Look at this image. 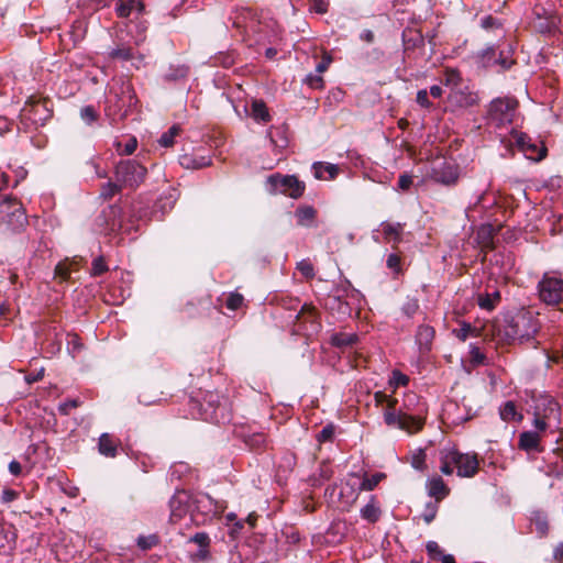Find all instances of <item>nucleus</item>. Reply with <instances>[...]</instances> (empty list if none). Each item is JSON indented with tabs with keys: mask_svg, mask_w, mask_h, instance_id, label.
Wrapping results in <instances>:
<instances>
[{
	"mask_svg": "<svg viewBox=\"0 0 563 563\" xmlns=\"http://www.w3.org/2000/svg\"><path fill=\"white\" fill-rule=\"evenodd\" d=\"M398 400H389L384 412V421L388 427L398 428L408 433L420 431L424 424L427 407L415 393L406 394L402 406L397 409Z\"/></svg>",
	"mask_w": 563,
	"mask_h": 563,
	"instance_id": "nucleus-1",
	"label": "nucleus"
},
{
	"mask_svg": "<svg viewBox=\"0 0 563 563\" xmlns=\"http://www.w3.org/2000/svg\"><path fill=\"white\" fill-rule=\"evenodd\" d=\"M532 415V424L539 431H555L561 424L559 402L548 394L534 395L528 410Z\"/></svg>",
	"mask_w": 563,
	"mask_h": 563,
	"instance_id": "nucleus-2",
	"label": "nucleus"
},
{
	"mask_svg": "<svg viewBox=\"0 0 563 563\" xmlns=\"http://www.w3.org/2000/svg\"><path fill=\"white\" fill-rule=\"evenodd\" d=\"M440 463V470L444 475H451L456 470L460 477H473L479 465L477 454L461 453L451 448L441 450Z\"/></svg>",
	"mask_w": 563,
	"mask_h": 563,
	"instance_id": "nucleus-3",
	"label": "nucleus"
},
{
	"mask_svg": "<svg viewBox=\"0 0 563 563\" xmlns=\"http://www.w3.org/2000/svg\"><path fill=\"white\" fill-rule=\"evenodd\" d=\"M537 289L539 299L545 305L558 306L563 302V279L556 273H544Z\"/></svg>",
	"mask_w": 563,
	"mask_h": 563,
	"instance_id": "nucleus-4",
	"label": "nucleus"
},
{
	"mask_svg": "<svg viewBox=\"0 0 563 563\" xmlns=\"http://www.w3.org/2000/svg\"><path fill=\"white\" fill-rule=\"evenodd\" d=\"M539 330V322L531 312L516 316L506 329V335L520 342L531 340Z\"/></svg>",
	"mask_w": 563,
	"mask_h": 563,
	"instance_id": "nucleus-5",
	"label": "nucleus"
},
{
	"mask_svg": "<svg viewBox=\"0 0 563 563\" xmlns=\"http://www.w3.org/2000/svg\"><path fill=\"white\" fill-rule=\"evenodd\" d=\"M517 107L516 99L496 98L489 103L487 119L496 128H503L512 122Z\"/></svg>",
	"mask_w": 563,
	"mask_h": 563,
	"instance_id": "nucleus-6",
	"label": "nucleus"
},
{
	"mask_svg": "<svg viewBox=\"0 0 563 563\" xmlns=\"http://www.w3.org/2000/svg\"><path fill=\"white\" fill-rule=\"evenodd\" d=\"M146 176V168L134 159L121 161L115 168V179L126 188L137 187Z\"/></svg>",
	"mask_w": 563,
	"mask_h": 563,
	"instance_id": "nucleus-7",
	"label": "nucleus"
},
{
	"mask_svg": "<svg viewBox=\"0 0 563 563\" xmlns=\"http://www.w3.org/2000/svg\"><path fill=\"white\" fill-rule=\"evenodd\" d=\"M267 186L271 194H283L295 199L299 198L305 190V184L289 175H272L267 178Z\"/></svg>",
	"mask_w": 563,
	"mask_h": 563,
	"instance_id": "nucleus-8",
	"label": "nucleus"
},
{
	"mask_svg": "<svg viewBox=\"0 0 563 563\" xmlns=\"http://www.w3.org/2000/svg\"><path fill=\"white\" fill-rule=\"evenodd\" d=\"M2 222L15 232L23 229L27 222L22 205L10 198H2Z\"/></svg>",
	"mask_w": 563,
	"mask_h": 563,
	"instance_id": "nucleus-9",
	"label": "nucleus"
},
{
	"mask_svg": "<svg viewBox=\"0 0 563 563\" xmlns=\"http://www.w3.org/2000/svg\"><path fill=\"white\" fill-rule=\"evenodd\" d=\"M361 489V483H360V475L357 474H350L347 478L341 483L339 487L334 486L331 489V497L336 495L338 500L344 506L350 507L352 506L357 497Z\"/></svg>",
	"mask_w": 563,
	"mask_h": 563,
	"instance_id": "nucleus-10",
	"label": "nucleus"
},
{
	"mask_svg": "<svg viewBox=\"0 0 563 563\" xmlns=\"http://www.w3.org/2000/svg\"><path fill=\"white\" fill-rule=\"evenodd\" d=\"M23 115L34 124H44L51 117L52 110L47 99L32 96L22 109Z\"/></svg>",
	"mask_w": 563,
	"mask_h": 563,
	"instance_id": "nucleus-11",
	"label": "nucleus"
},
{
	"mask_svg": "<svg viewBox=\"0 0 563 563\" xmlns=\"http://www.w3.org/2000/svg\"><path fill=\"white\" fill-rule=\"evenodd\" d=\"M448 99L450 106L456 110L467 109L478 103L477 95L467 86L452 90Z\"/></svg>",
	"mask_w": 563,
	"mask_h": 563,
	"instance_id": "nucleus-12",
	"label": "nucleus"
},
{
	"mask_svg": "<svg viewBox=\"0 0 563 563\" xmlns=\"http://www.w3.org/2000/svg\"><path fill=\"white\" fill-rule=\"evenodd\" d=\"M188 499V495L184 492L177 493L170 498V522L177 523L185 519L189 510Z\"/></svg>",
	"mask_w": 563,
	"mask_h": 563,
	"instance_id": "nucleus-13",
	"label": "nucleus"
},
{
	"mask_svg": "<svg viewBox=\"0 0 563 563\" xmlns=\"http://www.w3.org/2000/svg\"><path fill=\"white\" fill-rule=\"evenodd\" d=\"M514 139L518 148L528 158L539 161L544 156V150H540L527 134L516 132Z\"/></svg>",
	"mask_w": 563,
	"mask_h": 563,
	"instance_id": "nucleus-14",
	"label": "nucleus"
},
{
	"mask_svg": "<svg viewBox=\"0 0 563 563\" xmlns=\"http://www.w3.org/2000/svg\"><path fill=\"white\" fill-rule=\"evenodd\" d=\"M432 179L445 186L455 185L459 179V172L454 165L443 164L434 167L431 175Z\"/></svg>",
	"mask_w": 563,
	"mask_h": 563,
	"instance_id": "nucleus-15",
	"label": "nucleus"
},
{
	"mask_svg": "<svg viewBox=\"0 0 563 563\" xmlns=\"http://www.w3.org/2000/svg\"><path fill=\"white\" fill-rule=\"evenodd\" d=\"M545 432L534 429L520 433L518 446L527 452L541 451L540 441Z\"/></svg>",
	"mask_w": 563,
	"mask_h": 563,
	"instance_id": "nucleus-16",
	"label": "nucleus"
},
{
	"mask_svg": "<svg viewBox=\"0 0 563 563\" xmlns=\"http://www.w3.org/2000/svg\"><path fill=\"white\" fill-rule=\"evenodd\" d=\"M214 395H210L207 401L208 408L203 409L202 418L205 420L212 421L214 423H221L227 420V416L224 415L225 407L218 404L217 407H213V398Z\"/></svg>",
	"mask_w": 563,
	"mask_h": 563,
	"instance_id": "nucleus-17",
	"label": "nucleus"
},
{
	"mask_svg": "<svg viewBox=\"0 0 563 563\" xmlns=\"http://www.w3.org/2000/svg\"><path fill=\"white\" fill-rule=\"evenodd\" d=\"M144 5L139 0H119L115 7V11L119 16L128 18L133 12L142 13Z\"/></svg>",
	"mask_w": 563,
	"mask_h": 563,
	"instance_id": "nucleus-18",
	"label": "nucleus"
},
{
	"mask_svg": "<svg viewBox=\"0 0 563 563\" xmlns=\"http://www.w3.org/2000/svg\"><path fill=\"white\" fill-rule=\"evenodd\" d=\"M179 163L185 168L198 169L209 166L211 161L207 156L196 154H184L179 157Z\"/></svg>",
	"mask_w": 563,
	"mask_h": 563,
	"instance_id": "nucleus-19",
	"label": "nucleus"
},
{
	"mask_svg": "<svg viewBox=\"0 0 563 563\" xmlns=\"http://www.w3.org/2000/svg\"><path fill=\"white\" fill-rule=\"evenodd\" d=\"M380 230L384 234V239L387 242L398 243L401 240L404 227L401 223L383 222Z\"/></svg>",
	"mask_w": 563,
	"mask_h": 563,
	"instance_id": "nucleus-20",
	"label": "nucleus"
},
{
	"mask_svg": "<svg viewBox=\"0 0 563 563\" xmlns=\"http://www.w3.org/2000/svg\"><path fill=\"white\" fill-rule=\"evenodd\" d=\"M434 338V330L429 325H420L417 331V343L419 344L420 351L427 352L430 350L431 342Z\"/></svg>",
	"mask_w": 563,
	"mask_h": 563,
	"instance_id": "nucleus-21",
	"label": "nucleus"
},
{
	"mask_svg": "<svg viewBox=\"0 0 563 563\" xmlns=\"http://www.w3.org/2000/svg\"><path fill=\"white\" fill-rule=\"evenodd\" d=\"M428 492L430 496L434 497L437 500H441L448 495L449 489L443 479L435 476L428 481Z\"/></svg>",
	"mask_w": 563,
	"mask_h": 563,
	"instance_id": "nucleus-22",
	"label": "nucleus"
},
{
	"mask_svg": "<svg viewBox=\"0 0 563 563\" xmlns=\"http://www.w3.org/2000/svg\"><path fill=\"white\" fill-rule=\"evenodd\" d=\"M314 177L318 179H333L339 173V167L334 164H313Z\"/></svg>",
	"mask_w": 563,
	"mask_h": 563,
	"instance_id": "nucleus-23",
	"label": "nucleus"
},
{
	"mask_svg": "<svg viewBox=\"0 0 563 563\" xmlns=\"http://www.w3.org/2000/svg\"><path fill=\"white\" fill-rule=\"evenodd\" d=\"M118 441L110 434L103 433L99 438V452L109 457H113L117 453Z\"/></svg>",
	"mask_w": 563,
	"mask_h": 563,
	"instance_id": "nucleus-24",
	"label": "nucleus"
},
{
	"mask_svg": "<svg viewBox=\"0 0 563 563\" xmlns=\"http://www.w3.org/2000/svg\"><path fill=\"white\" fill-rule=\"evenodd\" d=\"M382 511L372 496L371 500L361 508V517L367 522L374 523L380 518Z\"/></svg>",
	"mask_w": 563,
	"mask_h": 563,
	"instance_id": "nucleus-25",
	"label": "nucleus"
},
{
	"mask_svg": "<svg viewBox=\"0 0 563 563\" xmlns=\"http://www.w3.org/2000/svg\"><path fill=\"white\" fill-rule=\"evenodd\" d=\"M500 292L498 290H494L490 294L478 295L477 302L482 309L492 311L500 302Z\"/></svg>",
	"mask_w": 563,
	"mask_h": 563,
	"instance_id": "nucleus-26",
	"label": "nucleus"
},
{
	"mask_svg": "<svg viewBox=\"0 0 563 563\" xmlns=\"http://www.w3.org/2000/svg\"><path fill=\"white\" fill-rule=\"evenodd\" d=\"M500 418L506 422L521 421L523 416L517 410L514 401H507L499 410Z\"/></svg>",
	"mask_w": 563,
	"mask_h": 563,
	"instance_id": "nucleus-27",
	"label": "nucleus"
},
{
	"mask_svg": "<svg viewBox=\"0 0 563 563\" xmlns=\"http://www.w3.org/2000/svg\"><path fill=\"white\" fill-rule=\"evenodd\" d=\"M251 115L258 122H268L271 120V115L265 103L258 100H254L252 102Z\"/></svg>",
	"mask_w": 563,
	"mask_h": 563,
	"instance_id": "nucleus-28",
	"label": "nucleus"
},
{
	"mask_svg": "<svg viewBox=\"0 0 563 563\" xmlns=\"http://www.w3.org/2000/svg\"><path fill=\"white\" fill-rule=\"evenodd\" d=\"M357 339L355 333H335L331 338V343L338 347H347L354 345Z\"/></svg>",
	"mask_w": 563,
	"mask_h": 563,
	"instance_id": "nucleus-29",
	"label": "nucleus"
},
{
	"mask_svg": "<svg viewBox=\"0 0 563 563\" xmlns=\"http://www.w3.org/2000/svg\"><path fill=\"white\" fill-rule=\"evenodd\" d=\"M298 224L309 227L314 217L316 210L312 207H301L296 211Z\"/></svg>",
	"mask_w": 563,
	"mask_h": 563,
	"instance_id": "nucleus-30",
	"label": "nucleus"
},
{
	"mask_svg": "<svg viewBox=\"0 0 563 563\" xmlns=\"http://www.w3.org/2000/svg\"><path fill=\"white\" fill-rule=\"evenodd\" d=\"M109 56L112 59L131 60L134 58V52L130 46L120 45L117 48H113L109 53Z\"/></svg>",
	"mask_w": 563,
	"mask_h": 563,
	"instance_id": "nucleus-31",
	"label": "nucleus"
},
{
	"mask_svg": "<svg viewBox=\"0 0 563 563\" xmlns=\"http://www.w3.org/2000/svg\"><path fill=\"white\" fill-rule=\"evenodd\" d=\"M445 86L451 88L452 90H455L456 88H463L465 85L462 82V78L459 71L449 69L445 73Z\"/></svg>",
	"mask_w": 563,
	"mask_h": 563,
	"instance_id": "nucleus-32",
	"label": "nucleus"
},
{
	"mask_svg": "<svg viewBox=\"0 0 563 563\" xmlns=\"http://www.w3.org/2000/svg\"><path fill=\"white\" fill-rule=\"evenodd\" d=\"M384 477L383 473H377L369 477L360 476L361 489L373 490Z\"/></svg>",
	"mask_w": 563,
	"mask_h": 563,
	"instance_id": "nucleus-33",
	"label": "nucleus"
},
{
	"mask_svg": "<svg viewBox=\"0 0 563 563\" xmlns=\"http://www.w3.org/2000/svg\"><path fill=\"white\" fill-rule=\"evenodd\" d=\"M179 128L178 126H172L167 132H165L161 139L159 144L164 147H170L175 143V139L179 135Z\"/></svg>",
	"mask_w": 563,
	"mask_h": 563,
	"instance_id": "nucleus-34",
	"label": "nucleus"
},
{
	"mask_svg": "<svg viewBox=\"0 0 563 563\" xmlns=\"http://www.w3.org/2000/svg\"><path fill=\"white\" fill-rule=\"evenodd\" d=\"M244 298L239 292H230L225 299V307L229 310L235 311L243 305Z\"/></svg>",
	"mask_w": 563,
	"mask_h": 563,
	"instance_id": "nucleus-35",
	"label": "nucleus"
},
{
	"mask_svg": "<svg viewBox=\"0 0 563 563\" xmlns=\"http://www.w3.org/2000/svg\"><path fill=\"white\" fill-rule=\"evenodd\" d=\"M137 146V142L135 137H131L128 140L125 144L117 143V151L120 155H131Z\"/></svg>",
	"mask_w": 563,
	"mask_h": 563,
	"instance_id": "nucleus-36",
	"label": "nucleus"
},
{
	"mask_svg": "<svg viewBox=\"0 0 563 563\" xmlns=\"http://www.w3.org/2000/svg\"><path fill=\"white\" fill-rule=\"evenodd\" d=\"M80 118L87 124H91L98 119V113L92 106H86L80 110Z\"/></svg>",
	"mask_w": 563,
	"mask_h": 563,
	"instance_id": "nucleus-37",
	"label": "nucleus"
},
{
	"mask_svg": "<svg viewBox=\"0 0 563 563\" xmlns=\"http://www.w3.org/2000/svg\"><path fill=\"white\" fill-rule=\"evenodd\" d=\"M158 542V539L155 534H151V536H141L137 538V545L142 549V550H150L152 549L153 547H155Z\"/></svg>",
	"mask_w": 563,
	"mask_h": 563,
	"instance_id": "nucleus-38",
	"label": "nucleus"
},
{
	"mask_svg": "<svg viewBox=\"0 0 563 563\" xmlns=\"http://www.w3.org/2000/svg\"><path fill=\"white\" fill-rule=\"evenodd\" d=\"M121 187V184L118 181H109L102 187L101 196L106 199H110L119 191Z\"/></svg>",
	"mask_w": 563,
	"mask_h": 563,
	"instance_id": "nucleus-39",
	"label": "nucleus"
},
{
	"mask_svg": "<svg viewBox=\"0 0 563 563\" xmlns=\"http://www.w3.org/2000/svg\"><path fill=\"white\" fill-rule=\"evenodd\" d=\"M108 271V266L102 256L96 257L92 261L91 275L99 276Z\"/></svg>",
	"mask_w": 563,
	"mask_h": 563,
	"instance_id": "nucleus-40",
	"label": "nucleus"
},
{
	"mask_svg": "<svg viewBox=\"0 0 563 563\" xmlns=\"http://www.w3.org/2000/svg\"><path fill=\"white\" fill-rule=\"evenodd\" d=\"M386 265L395 274H399L401 272L400 256L397 254H389L386 261Z\"/></svg>",
	"mask_w": 563,
	"mask_h": 563,
	"instance_id": "nucleus-41",
	"label": "nucleus"
},
{
	"mask_svg": "<svg viewBox=\"0 0 563 563\" xmlns=\"http://www.w3.org/2000/svg\"><path fill=\"white\" fill-rule=\"evenodd\" d=\"M305 82L313 89H319V88H322V86H323V79H322L321 75L318 73L309 74L306 77Z\"/></svg>",
	"mask_w": 563,
	"mask_h": 563,
	"instance_id": "nucleus-42",
	"label": "nucleus"
},
{
	"mask_svg": "<svg viewBox=\"0 0 563 563\" xmlns=\"http://www.w3.org/2000/svg\"><path fill=\"white\" fill-rule=\"evenodd\" d=\"M298 271L307 278H312L313 273V266L309 261H301L297 265Z\"/></svg>",
	"mask_w": 563,
	"mask_h": 563,
	"instance_id": "nucleus-43",
	"label": "nucleus"
},
{
	"mask_svg": "<svg viewBox=\"0 0 563 563\" xmlns=\"http://www.w3.org/2000/svg\"><path fill=\"white\" fill-rule=\"evenodd\" d=\"M437 511H438L437 504H432V503L428 504L426 506L424 512L422 514V518H423L424 522L430 523L435 518Z\"/></svg>",
	"mask_w": 563,
	"mask_h": 563,
	"instance_id": "nucleus-44",
	"label": "nucleus"
},
{
	"mask_svg": "<svg viewBox=\"0 0 563 563\" xmlns=\"http://www.w3.org/2000/svg\"><path fill=\"white\" fill-rule=\"evenodd\" d=\"M408 376L399 373V372H394L393 373V377L390 379V384L394 385L395 387H398V386H406L408 384Z\"/></svg>",
	"mask_w": 563,
	"mask_h": 563,
	"instance_id": "nucleus-45",
	"label": "nucleus"
},
{
	"mask_svg": "<svg viewBox=\"0 0 563 563\" xmlns=\"http://www.w3.org/2000/svg\"><path fill=\"white\" fill-rule=\"evenodd\" d=\"M417 102L422 108H430L432 106L429 101V93L426 89L419 90L417 92Z\"/></svg>",
	"mask_w": 563,
	"mask_h": 563,
	"instance_id": "nucleus-46",
	"label": "nucleus"
},
{
	"mask_svg": "<svg viewBox=\"0 0 563 563\" xmlns=\"http://www.w3.org/2000/svg\"><path fill=\"white\" fill-rule=\"evenodd\" d=\"M311 10L317 13L323 14L328 10V1L327 0H310Z\"/></svg>",
	"mask_w": 563,
	"mask_h": 563,
	"instance_id": "nucleus-47",
	"label": "nucleus"
},
{
	"mask_svg": "<svg viewBox=\"0 0 563 563\" xmlns=\"http://www.w3.org/2000/svg\"><path fill=\"white\" fill-rule=\"evenodd\" d=\"M412 177L408 174H402L399 176V179H398V189L399 190H408L410 188V186L412 185Z\"/></svg>",
	"mask_w": 563,
	"mask_h": 563,
	"instance_id": "nucleus-48",
	"label": "nucleus"
},
{
	"mask_svg": "<svg viewBox=\"0 0 563 563\" xmlns=\"http://www.w3.org/2000/svg\"><path fill=\"white\" fill-rule=\"evenodd\" d=\"M334 434V428L332 426H325L318 435V440L330 441Z\"/></svg>",
	"mask_w": 563,
	"mask_h": 563,
	"instance_id": "nucleus-49",
	"label": "nucleus"
},
{
	"mask_svg": "<svg viewBox=\"0 0 563 563\" xmlns=\"http://www.w3.org/2000/svg\"><path fill=\"white\" fill-rule=\"evenodd\" d=\"M374 398H375V401H376L377 405H384L385 404L384 411L388 408L389 400H397L396 398H391V397L387 396L386 394H384L382 391L375 393Z\"/></svg>",
	"mask_w": 563,
	"mask_h": 563,
	"instance_id": "nucleus-50",
	"label": "nucleus"
},
{
	"mask_svg": "<svg viewBox=\"0 0 563 563\" xmlns=\"http://www.w3.org/2000/svg\"><path fill=\"white\" fill-rule=\"evenodd\" d=\"M471 330L472 328L470 324H464L462 328L453 330V333L461 341H465L468 338Z\"/></svg>",
	"mask_w": 563,
	"mask_h": 563,
	"instance_id": "nucleus-51",
	"label": "nucleus"
},
{
	"mask_svg": "<svg viewBox=\"0 0 563 563\" xmlns=\"http://www.w3.org/2000/svg\"><path fill=\"white\" fill-rule=\"evenodd\" d=\"M79 402L76 399L67 400L59 405L58 410L63 415H68L71 408L78 407Z\"/></svg>",
	"mask_w": 563,
	"mask_h": 563,
	"instance_id": "nucleus-52",
	"label": "nucleus"
},
{
	"mask_svg": "<svg viewBox=\"0 0 563 563\" xmlns=\"http://www.w3.org/2000/svg\"><path fill=\"white\" fill-rule=\"evenodd\" d=\"M419 308V305H418V301L417 300H409L408 302H406L402 307V310L404 312L411 317L412 314L416 313V311L418 310Z\"/></svg>",
	"mask_w": 563,
	"mask_h": 563,
	"instance_id": "nucleus-53",
	"label": "nucleus"
},
{
	"mask_svg": "<svg viewBox=\"0 0 563 563\" xmlns=\"http://www.w3.org/2000/svg\"><path fill=\"white\" fill-rule=\"evenodd\" d=\"M424 452L420 450L417 454L412 456V466L417 470H422L424 464Z\"/></svg>",
	"mask_w": 563,
	"mask_h": 563,
	"instance_id": "nucleus-54",
	"label": "nucleus"
},
{
	"mask_svg": "<svg viewBox=\"0 0 563 563\" xmlns=\"http://www.w3.org/2000/svg\"><path fill=\"white\" fill-rule=\"evenodd\" d=\"M191 540L197 543L199 548L208 547L210 542L209 537L206 533H196Z\"/></svg>",
	"mask_w": 563,
	"mask_h": 563,
	"instance_id": "nucleus-55",
	"label": "nucleus"
},
{
	"mask_svg": "<svg viewBox=\"0 0 563 563\" xmlns=\"http://www.w3.org/2000/svg\"><path fill=\"white\" fill-rule=\"evenodd\" d=\"M44 377V368H40L38 371L34 372V373H31L29 375L25 376V380L29 383V384H32V383H35V382H38L41 380L42 378Z\"/></svg>",
	"mask_w": 563,
	"mask_h": 563,
	"instance_id": "nucleus-56",
	"label": "nucleus"
},
{
	"mask_svg": "<svg viewBox=\"0 0 563 563\" xmlns=\"http://www.w3.org/2000/svg\"><path fill=\"white\" fill-rule=\"evenodd\" d=\"M68 347L73 352L79 351L81 349L80 340H79V338L76 334H73V335L68 336Z\"/></svg>",
	"mask_w": 563,
	"mask_h": 563,
	"instance_id": "nucleus-57",
	"label": "nucleus"
},
{
	"mask_svg": "<svg viewBox=\"0 0 563 563\" xmlns=\"http://www.w3.org/2000/svg\"><path fill=\"white\" fill-rule=\"evenodd\" d=\"M427 551L432 556H435L437 554H441L440 547L435 541H429L426 545Z\"/></svg>",
	"mask_w": 563,
	"mask_h": 563,
	"instance_id": "nucleus-58",
	"label": "nucleus"
},
{
	"mask_svg": "<svg viewBox=\"0 0 563 563\" xmlns=\"http://www.w3.org/2000/svg\"><path fill=\"white\" fill-rule=\"evenodd\" d=\"M195 559L198 561H207L209 559L208 547L199 548L195 554Z\"/></svg>",
	"mask_w": 563,
	"mask_h": 563,
	"instance_id": "nucleus-59",
	"label": "nucleus"
},
{
	"mask_svg": "<svg viewBox=\"0 0 563 563\" xmlns=\"http://www.w3.org/2000/svg\"><path fill=\"white\" fill-rule=\"evenodd\" d=\"M9 471L10 473L13 475V476H19L22 472V466L19 462L16 461H12L10 464H9Z\"/></svg>",
	"mask_w": 563,
	"mask_h": 563,
	"instance_id": "nucleus-60",
	"label": "nucleus"
},
{
	"mask_svg": "<svg viewBox=\"0 0 563 563\" xmlns=\"http://www.w3.org/2000/svg\"><path fill=\"white\" fill-rule=\"evenodd\" d=\"M330 63L331 58H323L316 67L317 73L321 75L323 71L328 69Z\"/></svg>",
	"mask_w": 563,
	"mask_h": 563,
	"instance_id": "nucleus-61",
	"label": "nucleus"
},
{
	"mask_svg": "<svg viewBox=\"0 0 563 563\" xmlns=\"http://www.w3.org/2000/svg\"><path fill=\"white\" fill-rule=\"evenodd\" d=\"M553 555L556 563H563V542L554 549Z\"/></svg>",
	"mask_w": 563,
	"mask_h": 563,
	"instance_id": "nucleus-62",
	"label": "nucleus"
},
{
	"mask_svg": "<svg viewBox=\"0 0 563 563\" xmlns=\"http://www.w3.org/2000/svg\"><path fill=\"white\" fill-rule=\"evenodd\" d=\"M16 493L11 489H7L2 492V500L3 501H11L15 498Z\"/></svg>",
	"mask_w": 563,
	"mask_h": 563,
	"instance_id": "nucleus-63",
	"label": "nucleus"
},
{
	"mask_svg": "<svg viewBox=\"0 0 563 563\" xmlns=\"http://www.w3.org/2000/svg\"><path fill=\"white\" fill-rule=\"evenodd\" d=\"M442 88L438 85H434L430 88V95L433 97V98H440L442 96Z\"/></svg>",
	"mask_w": 563,
	"mask_h": 563,
	"instance_id": "nucleus-64",
	"label": "nucleus"
}]
</instances>
